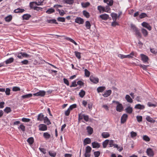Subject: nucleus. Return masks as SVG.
<instances>
[{"instance_id": "obj_1", "label": "nucleus", "mask_w": 157, "mask_h": 157, "mask_svg": "<svg viewBox=\"0 0 157 157\" xmlns=\"http://www.w3.org/2000/svg\"><path fill=\"white\" fill-rule=\"evenodd\" d=\"M97 9L100 13H103L104 12H108V5L105 6H98Z\"/></svg>"}, {"instance_id": "obj_2", "label": "nucleus", "mask_w": 157, "mask_h": 157, "mask_svg": "<svg viewBox=\"0 0 157 157\" xmlns=\"http://www.w3.org/2000/svg\"><path fill=\"white\" fill-rule=\"evenodd\" d=\"M113 103H116L117 104V105L116 107L117 110L119 112H121L123 109V107L121 103H120L118 101H113Z\"/></svg>"}, {"instance_id": "obj_3", "label": "nucleus", "mask_w": 157, "mask_h": 157, "mask_svg": "<svg viewBox=\"0 0 157 157\" xmlns=\"http://www.w3.org/2000/svg\"><path fill=\"white\" fill-rule=\"evenodd\" d=\"M131 27L133 30L136 33V35L140 37H141L140 33L138 29V28H136L135 25L133 24H131Z\"/></svg>"}, {"instance_id": "obj_4", "label": "nucleus", "mask_w": 157, "mask_h": 157, "mask_svg": "<svg viewBox=\"0 0 157 157\" xmlns=\"http://www.w3.org/2000/svg\"><path fill=\"white\" fill-rule=\"evenodd\" d=\"M147 155L149 157H153L154 155V152L152 148H147L146 151Z\"/></svg>"}, {"instance_id": "obj_5", "label": "nucleus", "mask_w": 157, "mask_h": 157, "mask_svg": "<svg viewBox=\"0 0 157 157\" xmlns=\"http://www.w3.org/2000/svg\"><path fill=\"white\" fill-rule=\"evenodd\" d=\"M39 130L40 131H45L47 130V126L44 124H40L38 126Z\"/></svg>"}, {"instance_id": "obj_6", "label": "nucleus", "mask_w": 157, "mask_h": 157, "mask_svg": "<svg viewBox=\"0 0 157 157\" xmlns=\"http://www.w3.org/2000/svg\"><path fill=\"white\" fill-rule=\"evenodd\" d=\"M35 4L33 3H30V6L31 8L33 9L34 10L36 11L42 10V8L40 7L35 6Z\"/></svg>"}, {"instance_id": "obj_7", "label": "nucleus", "mask_w": 157, "mask_h": 157, "mask_svg": "<svg viewBox=\"0 0 157 157\" xmlns=\"http://www.w3.org/2000/svg\"><path fill=\"white\" fill-rule=\"evenodd\" d=\"M140 56L141 58V60L144 63H145L148 62L149 59L147 56L144 54H141Z\"/></svg>"}, {"instance_id": "obj_8", "label": "nucleus", "mask_w": 157, "mask_h": 157, "mask_svg": "<svg viewBox=\"0 0 157 157\" xmlns=\"http://www.w3.org/2000/svg\"><path fill=\"white\" fill-rule=\"evenodd\" d=\"M128 116L126 114H124L121 118V124L124 123L128 119Z\"/></svg>"}, {"instance_id": "obj_9", "label": "nucleus", "mask_w": 157, "mask_h": 157, "mask_svg": "<svg viewBox=\"0 0 157 157\" xmlns=\"http://www.w3.org/2000/svg\"><path fill=\"white\" fill-rule=\"evenodd\" d=\"M46 92L44 90H40L39 92L33 94L34 96H44L45 95Z\"/></svg>"}, {"instance_id": "obj_10", "label": "nucleus", "mask_w": 157, "mask_h": 157, "mask_svg": "<svg viewBox=\"0 0 157 157\" xmlns=\"http://www.w3.org/2000/svg\"><path fill=\"white\" fill-rule=\"evenodd\" d=\"M75 22L79 24H82L84 23V20L80 17H77L75 19Z\"/></svg>"}, {"instance_id": "obj_11", "label": "nucleus", "mask_w": 157, "mask_h": 157, "mask_svg": "<svg viewBox=\"0 0 157 157\" xmlns=\"http://www.w3.org/2000/svg\"><path fill=\"white\" fill-rule=\"evenodd\" d=\"M142 25L147 29L149 30L150 31L151 29V27L150 25L147 23L144 22L142 23Z\"/></svg>"}, {"instance_id": "obj_12", "label": "nucleus", "mask_w": 157, "mask_h": 157, "mask_svg": "<svg viewBox=\"0 0 157 157\" xmlns=\"http://www.w3.org/2000/svg\"><path fill=\"white\" fill-rule=\"evenodd\" d=\"M90 79L91 82L94 83H97L99 82V79L98 78L95 77L93 76H91L90 77Z\"/></svg>"}, {"instance_id": "obj_13", "label": "nucleus", "mask_w": 157, "mask_h": 157, "mask_svg": "<svg viewBox=\"0 0 157 157\" xmlns=\"http://www.w3.org/2000/svg\"><path fill=\"white\" fill-rule=\"evenodd\" d=\"M44 0H36L35 2H31L33 3V4L37 6H41L43 5Z\"/></svg>"}, {"instance_id": "obj_14", "label": "nucleus", "mask_w": 157, "mask_h": 157, "mask_svg": "<svg viewBox=\"0 0 157 157\" xmlns=\"http://www.w3.org/2000/svg\"><path fill=\"white\" fill-rule=\"evenodd\" d=\"M44 117V115L42 113H40L37 116V120L38 121H41L43 120Z\"/></svg>"}, {"instance_id": "obj_15", "label": "nucleus", "mask_w": 157, "mask_h": 157, "mask_svg": "<svg viewBox=\"0 0 157 157\" xmlns=\"http://www.w3.org/2000/svg\"><path fill=\"white\" fill-rule=\"evenodd\" d=\"M43 120L44 123L48 125H49L51 124V123L49 120L47 116L44 117Z\"/></svg>"}, {"instance_id": "obj_16", "label": "nucleus", "mask_w": 157, "mask_h": 157, "mask_svg": "<svg viewBox=\"0 0 157 157\" xmlns=\"http://www.w3.org/2000/svg\"><path fill=\"white\" fill-rule=\"evenodd\" d=\"M145 108V106L143 105H141L140 104H138L136 105L135 107V108L136 109H143Z\"/></svg>"}, {"instance_id": "obj_17", "label": "nucleus", "mask_w": 157, "mask_h": 157, "mask_svg": "<svg viewBox=\"0 0 157 157\" xmlns=\"http://www.w3.org/2000/svg\"><path fill=\"white\" fill-rule=\"evenodd\" d=\"M126 112L128 113L131 114L132 113L133 109L130 106H128L125 109Z\"/></svg>"}, {"instance_id": "obj_18", "label": "nucleus", "mask_w": 157, "mask_h": 157, "mask_svg": "<svg viewBox=\"0 0 157 157\" xmlns=\"http://www.w3.org/2000/svg\"><path fill=\"white\" fill-rule=\"evenodd\" d=\"M125 98L128 102L132 103L133 102V100L128 95H126Z\"/></svg>"}, {"instance_id": "obj_19", "label": "nucleus", "mask_w": 157, "mask_h": 157, "mask_svg": "<svg viewBox=\"0 0 157 157\" xmlns=\"http://www.w3.org/2000/svg\"><path fill=\"white\" fill-rule=\"evenodd\" d=\"M146 120L149 122L154 123L155 121L149 116H147L146 117Z\"/></svg>"}, {"instance_id": "obj_20", "label": "nucleus", "mask_w": 157, "mask_h": 157, "mask_svg": "<svg viewBox=\"0 0 157 157\" xmlns=\"http://www.w3.org/2000/svg\"><path fill=\"white\" fill-rule=\"evenodd\" d=\"M109 143L110 147H112L113 146L115 148L117 147H118V145L117 144H113V140H110L109 141Z\"/></svg>"}, {"instance_id": "obj_21", "label": "nucleus", "mask_w": 157, "mask_h": 157, "mask_svg": "<svg viewBox=\"0 0 157 157\" xmlns=\"http://www.w3.org/2000/svg\"><path fill=\"white\" fill-rule=\"evenodd\" d=\"M43 137L46 139L48 140L51 137V135L47 132H44L43 133Z\"/></svg>"}, {"instance_id": "obj_22", "label": "nucleus", "mask_w": 157, "mask_h": 157, "mask_svg": "<svg viewBox=\"0 0 157 157\" xmlns=\"http://www.w3.org/2000/svg\"><path fill=\"white\" fill-rule=\"evenodd\" d=\"M99 17L102 19L106 20L108 18V15L106 14H103L100 15Z\"/></svg>"}, {"instance_id": "obj_23", "label": "nucleus", "mask_w": 157, "mask_h": 157, "mask_svg": "<svg viewBox=\"0 0 157 157\" xmlns=\"http://www.w3.org/2000/svg\"><path fill=\"white\" fill-rule=\"evenodd\" d=\"M92 145L93 148H99L100 147V144L95 142L92 143Z\"/></svg>"}, {"instance_id": "obj_24", "label": "nucleus", "mask_w": 157, "mask_h": 157, "mask_svg": "<svg viewBox=\"0 0 157 157\" xmlns=\"http://www.w3.org/2000/svg\"><path fill=\"white\" fill-rule=\"evenodd\" d=\"M13 61L14 59L12 57H11L6 60L5 62L6 64H8L11 63L13 62Z\"/></svg>"}, {"instance_id": "obj_25", "label": "nucleus", "mask_w": 157, "mask_h": 157, "mask_svg": "<svg viewBox=\"0 0 157 157\" xmlns=\"http://www.w3.org/2000/svg\"><path fill=\"white\" fill-rule=\"evenodd\" d=\"M111 16L112 17V19L113 21H116L117 18L118 17L117 14L115 13H112L111 14Z\"/></svg>"}, {"instance_id": "obj_26", "label": "nucleus", "mask_w": 157, "mask_h": 157, "mask_svg": "<svg viewBox=\"0 0 157 157\" xmlns=\"http://www.w3.org/2000/svg\"><path fill=\"white\" fill-rule=\"evenodd\" d=\"M33 95L32 94H29L25 95H22L21 96V98L23 99L25 98H30Z\"/></svg>"}, {"instance_id": "obj_27", "label": "nucleus", "mask_w": 157, "mask_h": 157, "mask_svg": "<svg viewBox=\"0 0 157 157\" xmlns=\"http://www.w3.org/2000/svg\"><path fill=\"white\" fill-rule=\"evenodd\" d=\"M46 21L48 23H55L56 24H58L56 20L55 19L47 20Z\"/></svg>"}, {"instance_id": "obj_28", "label": "nucleus", "mask_w": 157, "mask_h": 157, "mask_svg": "<svg viewBox=\"0 0 157 157\" xmlns=\"http://www.w3.org/2000/svg\"><path fill=\"white\" fill-rule=\"evenodd\" d=\"M105 88L104 86H100L97 89V90L98 93L102 92L105 90Z\"/></svg>"}, {"instance_id": "obj_29", "label": "nucleus", "mask_w": 157, "mask_h": 157, "mask_svg": "<svg viewBox=\"0 0 157 157\" xmlns=\"http://www.w3.org/2000/svg\"><path fill=\"white\" fill-rule=\"evenodd\" d=\"M25 10L23 9H20V8H18L17 9L14 10V12L16 13H21L24 12Z\"/></svg>"}, {"instance_id": "obj_30", "label": "nucleus", "mask_w": 157, "mask_h": 157, "mask_svg": "<svg viewBox=\"0 0 157 157\" xmlns=\"http://www.w3.org/2000/svg\"><path fill=\"white\" fill-rule=\"evenodd\" d=\"M86 129L89 134L91 135L92 133L93 129L90 126H88L87 127Z\"/></svg>"}, {"instance_id": "obj_31", "label": "nucleus", "mask_w": 157, "mask_h": 157, "mask_svg": "<svg viewBox=\"0 0 157 157\" xmlns=\"http://www.w3.org/2000/svg\"><path fill=\"white\" fill-rule=\"evenodd\" d=\"M27 142L30 145L33 144L34 142V139L32 137L29 138L27 140Z\"/></svg>"}, {"instance_id": "obj_32", "label": "nucleus", "mask_w": 157, "mask_h": 157, "mask_svg": "<svg viewBox=\"0 0 157 157\" xmlns=\"http://www.w3.org/2000/svg\"><path fill=\"white\" fill-rule=\"evenodd\" d=\"M85 26L87 29H90L91 25L89 21H86Z\"/></svg>"}, {"instance_id": "obj_33", "label": "nucleus", "mask_w": 157, "mask_h": 157, "mask_svg": "<svg viewBox=\"0 0 157 157\" xmlns=\"http://www.w3.org/2000/svg\"><path fill=\"white\" fill-rule=\"evenodd\" d=\"M31 16L29 14H25L23 16V18L24 20H28L31 17Z\"/></svg>"}, {"instance_id": "obj_34", "label": "nucleus", "mask_w": 157, "mask_h": 157, "mask_svg": "<svg viewBox=\"0 0 157 157\" xmlns=\"http://www.w3.org/2000/svg\"><path fill=\"white\" fill-rule=\"evenodd\" d=\"M83 15L87 18H88L90 17L89 13L86 10H84L83 11Z\"/></svg>"}, {"instance_id": "obj_35", "label": "nucleus", "mask_w": 157, "mask_h": 157, "mask_svg": "<svg viewBox=\"0 0 157 157\" xmlns=\"http://www.w3.org/2000/svg\"><path fill=\"white\" fill-rule=\"evenodd\" d=\"M15 55L17 56L19 59H22L23 58V52H18L15 54Z\"/></svg>"}, {"instance_id": "obj_36", "label": "nucleus", "mask_w": 157, "mask_h": 157, "mask_svg": "<svg viewBox=\"0 0 157 157\" xmlns=\"http://www.w3.org/2000/svg\"><path fill=\"white\" fill-rule=\"evenodd\" d=\"M12 16L10 15L6 17L5 19L6 21L10 22L12 20Z\"/></svg>"}, {"instance_id": "obj_37", "label": "nucleus", "mask_w": 157, "mask_h": 157, "mask_svg": "<svg viewBox=\"0 0 157 157\" xmlns=\"http://www.w3.org/2000/svg\"><path fill=\"white\" fill-rule=\"evenodd\" d=\"M65 39L68 40H69L71 42L74 44L75 45H77V44L71 38H70L68 37H67L65 38Z\"/></svg>"}, {"instance_id": "obj_38", "label": "nucleus", "mask_w": 157, "mask_h": 157, "mask_svg": "<svg viewBox=\"0 0 157 157\" xmlns=\"http://www.w3.org/2000/svg\"><path fill=\"white\" fill-rule=\"evenodd\" d=\"M141 31L144 36H146L147 35L148 32L144 28L142 29Z\"/></svg>"}, {"instance_id": "obj_39", "label": "nucleus", "mask_w": 157, "mask_h": 157, "mask_svg": "<svg viewBox=\"0 0 157 157\" xmlns=\"http://www.w3.org/2000/svg\"><path fill=\"white\" fill-rule=\"evenodd\" d=\"M134 55V53L132 52L129 54L125 55L126 58H132Z\"/></svg>"}, {"instance_id": "obj_40", "label": "nucleus", "mask_w": 157, "mask_h": 157, "mask_svg": "<svg viewBox=\"0 0 157 157\" xmlns=\"http://www.w3.org/2000/svg\"><path fill=\"white\" fill-rule=\"evenodd\" d=\"M131 137L132 138L134 139L137 136V133L133 131H132L130 132Z\"/></svg>"}, {"instance_id": "obj_41", "label": "nucleus", "mask_w": 157, "mask_h": 157, "mask_svg": "<svg viewBox=\"0 0 157 157\" xmlns=\"http://www.w3.org/2000/svg\"><path fill=\"white\" fill-rule=\"evenodd\" d=\"M29 61L28 60L25 59L22 61L20 63V64L21 65H27L29 64Z\"/></svg>"}, {"instance_id": "obj_42", "label": "nucleus", "mask_w": 157, "mask_h": 157, "mask_svg": "<svg viewBox=\"0 0 157 157\" xmlns=\"http://www.w3.org/2000/svg\"><path fill=\"white\" fill-rule=\"evenodd\" d=\"M54 12L55 10L52 8H50V9H48L46 11V13L49 14H51Z\"/></svg>"}, {"instance_id": "obj_43", "label": "nucleus", "mask_w": 157, "mask_h": 157, "mask_svg": "<svg viewBox=\"0 0 157 157\" xmlns=\"http://www.w3.org/2000/svg\"><path fill=\"white\" fill-rule=\"evenodd\" d=\"M143 138L144 140L146 142H148L150 140V138L147 135L143 136Z\"/></svg>"}, {"instance_id": "obj_44", "label": "nucleus", "mask_w": 157, "mask_h": 157, "mask_svg": "<svg viewBox=\"0 0 157 157\" xmlns=\"http://www.w3.org/2000/svg\"><path fill=\"white\" fill-rule=\"evenodd\" d=\"M18 128L21 129L23 132L25 130V127L23 124H21L19 127H18Z\"/></svg>"}, {"instance_id": "obj_45", "label": "nucleus", "mask_w": 157, "mask_h": 157, "mask_svg": "<svg viewBox=\"0 0 157 157\" xmlns=\"http://www.w3.org/2000/svg\"><path fill=\"white\" fill-rule=\"evenodd\" d=\"M74 52L77 58L80 59L81 58V53L77 51H75Z\"/></svg>"}, {"instance_id": "obj_46", "label": "nucleus", "mask_w": 157, "mask_h": 157, "mask_svg": "<svg viewBox=\"0 0 157 157\" xmlns=\"http://www.w3.org/2000/svg\"><path fill=\"white\" fill-rule=\"evenodd\" d=\"M49 154L52 157H55L56 155V152H54L53 151H50L49 152Z\"/></svg>"}, {"instance_id": "obj_47", "label": "nucleus", "mask_w": 157, "mask_h": 157, "mask_svg": "<svg viewBox=\"0 0 157 157\" xmlns=\"http://www.w3.org/2000/svg\"><path fill=\"white\" fill-rule=\"evenodd\" d=\"M84 115V114H83L82 113L79 114L78 120L80 121L83 118Z\"/></svg>"}, {"instance_id": "obj_48", "label": "nucleus", "mask_w": 157, "mask_h": 157, "mask_svg": "<svg viewBox=\"0 0 157 157\" xmlns=\"http://www.w3.org/2000/svg\"><path fill=\"white\" fill-rule=\"evenodd\" d=\"M85 94V91L83 90H81V91L79 93V96L81 98H83Z\"/></svg>"}, {"instance_id": "obj_49", "label": "nucleus", "mask_w": 157, "mask_h": 157, "mask_svg": "<svg viewBox=\"0 0 157 157\" xmlns=\"http://www.w3.org/2000/svg\"><path fill=\"white\" fill-rule=\"evenodd\" d=\"M108 144V140H105L103 142L102 145L104 148L106 147L107 145Z\"/></svg>"}, {"instance_id": "obj_50", "label": "nucleus", "mask_w": 157, "mask_h": 157, "mask_svg": "<svg viewBox=\"0 0 157 157\" xmlns=\"http://www.w3.org/2000/svg\"><path fill=\"white\" fill-rule=\"evenodd\" d=\"M4 111L5 112L8 113L11 112V109L9 107H6L4 109Z\"/></svg>"}, {"instance_id": "obj_51", "label": "nucleus", "mask_w": 157, "mask_h": 157, "mask_svg": "<svg viewBox=\"0 0 157 157\" xmlns=\"http://www.w3.org/2000/svg\"><path fill=\"white\" fill-rule=\"evenodd\" d=\"M84 71L85 76L87 77H89L90 75V71L86 69H85Z\"/></svg>"}, {"instance_id": "obj_52", "label": "nucleus", "mask_w": 157, "mask_h": 157, "mask_svg": "<svg viewBox=\"0 0 157 157\" xmlns=\"http://www.w3.org/2000/svg\"><path fill=\"white\" fill-rule=\"evenodd\" d=\"M90 5V3L89 2H86L85 3H82V5L83 7L86 8L89 6Z\"/></svg>"}, {"instance_id": "obj_53", "label": "nucleus", "mask_w": 157, "mask_h": 157, "mask_svg": "<svg viewBox=\"0 0 157 157\" xmlns=\"http://www.w3.org/2000/svg\"><path fill=\"white\" fill-rule=\"evenodd\" d=\"M57 20L58 21H60V22H64L65 21V19L64 17H58L57 18Z\"/></svg>"}, {"instance_id": "obj_54", "label": "nucleus", "mask_w": 157, "mask_h": 157, "mask_svg": "<svg viewBox=\"0 0 157 157\" xmlns=\"http://www.w3.org/2000/svg\"><path fill=\"white\" fill-rule=\"evenodd\" d=\"M10 90L9 88H6V90H5V92L7 95H9L10 94Z\"/></svg>"}, {"instance_id": "obj_55", "label": "nucleus", "mask_w": 157, "mask_h": 157, "mask_svg": "<svg viewBox=\"0 0 157 157\" xmlns=\"http://www.w3.org/2000/svg\"><path fill=\"white\" fill-rule=\"evenodd\" d=\"M91 140L89 138H86L84 140V142L86 144H89L91 143Z\"/></svg>"}, {"instance_id": "obj_56", "label": "nucleus", "mask_w": 157, "mask_h": 157, "mask_svg": "<svg viewBox=\"0 0 157 157\" xmlns=\"http://www.w3.org/2000/svg\"><path fill=\"white\" fill-rule=\"evenodd\" d=\"M91 148L89 146H87L86 147V152L90 153L91 151Z\"/></svg>"}, {"instance_id": "obj_57", "label": "nucleus", "mask_w": 157, "mask_h": 157, "mask_svg": "<svg viewBox=\"0 0 157 157\" xmlns=\"http://www.w3.org/2000/svg\"><path fill=\"white\" fill-rule=\"evenodd\" d=\"M77 105L76 104H74L71 105L68 108L71 110L76 107Z\"/></svg>"}, {"instance_id": "obj_58", "label": "nucleus", "mask_w": 157, "mask_h": 157, "mask_svg": "<svg viewBox=\"0 0 157 157\" xmlns=\"http://www.w3.org/2000/svg\"><path fill=\"white\" fill-rule=\"evenodd\" d=\"M57 10L59 12L60 15L61 16H63L65 13L63 10H60L59 9H58Z\"/></svg>"}, {"instance_id": "obj_59", "label": "nucleus", "mask_w": 157, "mask_h": 157, "mask_svg": "<svg viewBox=\"0 0 157 157\" xmlns=\"http://www.w3.org/2000/svg\"><path fill=\"white\" fill-rule=\"evenodd\" d=\"M77 86V84H76V81H74L73 82L71 85L70 86V87H76Z\"/></svg>"}, {"instance_id": "obj_60", "label": "nucleus", "mask_w": 157, "mask_h": 157, "mask_svg": "<svg viewBox=\"0 0 157 157\" xmlns=\"http://www.w3.org/2000/svg\"><path fill=\"white\" fill-rule=\"evenodd\" d=\"M12 90L13 91H20V89L19 87L14 86Z\"/></svg>"}, {"instance_id": "obj_61", "label": "nucleus", "mask_w": 157, "mask_h": 157, "mask_svg": "<svg viewBox=\"0 0 157 157\" xmlns=\"http://www.w3.org/2000/svg\"><path fill=\"white\" fill-rule=\"evenodd\" d=\"M140 67L142 68L144 70H147V67L148 66H147L144 65L140 64L139 65Z\"/></svg>"}, {"instance_id": "obj_62", "label": "nucleus", "mask_w": 157, "mask_h": 157, "mask_svg": "<svg viewBox=\"0 0 157 157\" xmlns=\"http://www.w3.org/2000/svg\"><path fill=\"white\" fill-rule=\"evenodd\" d=\"M147 16V15L145 13H142L140 15L139 17L140 18L142 19L144 18Z\"/></svg>"}, {"instance_id": "obj_63", "label": "nucleus", "mask_w": 157, "mask_h": 157, "mask_svg": "<svg viewBox=\"0 0 157 157\" xmlns=\"http://www.w3.org/2000/svg\"><path fill=\"white\" fill-rule=\"evenodd\" d=\"M102 136L104 138H107L108 137V132H103L102 134Z\"/></svg>"}, {"instance_id": "obj_64", "label": "nucleus", "mask_w": 157, "mask_h": 157, "mask_svg": "<svg viewBox=\"0 0 157 157\" xmlns=\"http://www.w3.org/2000/svg\"><path fill=\"white\" fill-rule=\"evenodd\" d=\"M100 154L99 151H95L94 153V157H98Z\"/></svg>"}]
</instances>
